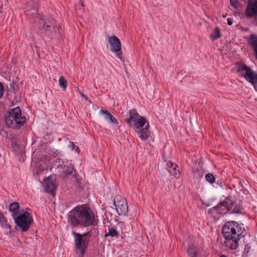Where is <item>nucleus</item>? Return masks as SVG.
Wrapping results in <instances>:
<instances>
[{
	"instance_id": "obj_37",
	"label": "nucleus",
	"mask_w": 257,
	"mask_h": 257,
	"mask_svg": "<svg viewBox=\"0 0 257 257\" xmlns=\"http://www.w3.org/2000/svg\"><path fill=\"white\" fill-rule=\"evenodd\" d=\"M219 257H227V256H226L225 255H221Z\"/></svg>"
},
{
	"instance_id": "obj_6",
	"label": "nucleus",
	"mask_w": 257,
	"mask_h": 257,
	"mask_svg": "<svg viewBox=\"0 0 257 257\" xmlns=\"http://www.w3.org/2000/svg\"><path fill=\"white\" fill-rule=\"evenodd\" d=\"M90 231L83 234L72 231V234L74 236V241L75 244V251L78 257H83L85 249L87 247L88 243L89 241L90 236L89 234Z\"/></svg>"
},
{
	"instance_id": "obj_28",
	"label": "nucleus",
	"mask_w": 257,
	"mask_h": 257,
	"mask_svg": "<svg viewBox=\"0 0 257 257\" xmlns=\"http://www.w3.org/2000/svg\"><path fill=\"white\" fill-rule=\"evenodd\" d=\"M70 147L72 149V150L75 149L76 152L79 153V147L75 145V144L73 142H70Z\"/></svg>"
},
{
	"instance_id": "obj_32",
	"label": "nucleus",
	"mask_w": 257,
	"mask_h": 257,
	"mask_svg": "<svg viewBox=\"0 0 257 257\" xmlns=\"http://www.w3.org/2000/svg\"><path fill=\"white\" fill-rule=\"evenodd\" d=\"M227 24L229 26H231L232 24V22L231 19L229 18L227 19Z\"/></svg>"
},
{
	"instance_id": "obj_3",
	"label": "nucleus",
	"mask_w": 257,
	"mask_h": 257,
	"mask_svg": "<svg viewBox=\"0 0 257 257\" xmlns=\"http://www.w3.org/2000/svg\"><path fill=\"white\" fill-rule=\"evenodd\" d=\"M130 117L126 118V121L132 125L135 132L142 140H146L149 137V123L146 121L143 116L140 115L136 109H131L129 111Z\"/></svg>"
},
{
	"instance_id": "obj_26",
	"label": "nucleus",
	"mask_w": 257,
	"mask_h": 257,
	"mask_svg": "<svg viewBox=\"0 0 257 257\" xmlns=\"http://www.w3.org/2000/svg\"><path fill=\"white\" fill-rule=\"evenodd\" d=\"M204 175L203 172L199 169H197L194 172V176L197 178H202Z\"/></svg>"
},
{
	"instance_id": "obj_21",
	"label": "nucleus",
	"mask_w": 257,
	"mask_h": 257,
	"mask_svg": "<svg viewBox=\"0 0 257 257\" xmlns=\"http://www.w3.org/2000/svg\"><path fill=\"white\" fill-rule=\"evenodd\" d=\"M0 221L1 222V226L3 228L6 229V230H9L10 233L11 232V226L10 225V224L8 223V221L5 219L4 216L2 217V218L0 220ZM11 233H10L11 234Z\"/></svg>"
},
{
	"instance_id": "obj_19",
	"label": "nucleus",
	"mask_w": 257,
	"mask_h": 257,
	"mask_svg": "<svg viewBox=\"0 0 257 257\" xmlns=\"http://www.w3.org/2000/svg\"><path fill=\"white\" fill-rule=\"evenodd\" d=\"M237 71L240 75L244 76L245 72L247 71L248 69H251L250 67H247L245 64L239 63L237 64Z\"/></svg>"
},
{
	"instance_id": "obj_36",
	"label": "nucleus",
	"mask_w": 257,
	"mask_h": 257,
	"mask_svg": "<svg viewBox=\"0 0 257 257\" xmlns=\"http://www.w3.org/2000/svg\"><path fill=\"white\" fill-rule=\"evenodd\" d=\"M123 222H119V225H122V224H123Z\"/></svg>"
},
{
	"instance_id": "obj_13",
	"label": "nucleus",
	"mask_w": 257,
	"mask_h": 257,
	"mask_svg": "<svg viewBox=\"0 0 257 257\" xmlns=\"http://www.w3.org/2000/svg\"><path fill=\"white\" fill-rule=\"evenodd\" d=\"M233 205L232 203H229L227 201H223L218 204L214 208V210L220 214H225L232 209Z\"/></svg>"
},
{
	"instance_id": "obj_29",
	"label": "nucleus",
	"mask_w": 257,
	"mask_h": 257,
	"mask_svg": "<svg viewBox=\"0 0 257 257\" xmlns=\"http://www.w3.org/2000/svg\"><path fill=\"white\" fill-rule=\"evenodd\" d=\"M74 170V168L72 166H68L66 172L67 174L71 175L72 174Z\"/></svg>"
},
{
	"instance_id": "obj_31",
	"label": "nucleus",
	"mask_w": 257,
	"mask_h": 257,
	"mask_svg": "<svg viewBox=\"0 0 257 257\" xmlns=\"http://www.w3.org/2000/svg\"><path fill=\"white\" fill-rule=\"evenodd\" d=\"M250 248V246H248V245H246L244 249V253H247Z\"/></svg>"
},
{
	"instance_id": "obj_16",
	"label": "nucleus",
	"mask_w": 257,
	"mask_h": 257,
	"mask_svg": "<svg viewBox=\"0 0 257 257\" xmlns=\"http://www.w3.org/2000/svg\"><path fill=\"white\" fill-rule=\"evenodd\" d=\"M9 209L10 211L12 213V215L13 218L20 213L19 212V204L17 202L12 203L9 206Z\"/></svg>"
},
{
	"instance_id": "obj_10",
	"label": "nucleus",
	"mask_w": 257,
	"mask_h": 257,
	"mask_svg": "<svg viewBox=\"0 0 257 257\" xmlns=\"http://www.w3.org/2000/svg\"><path fill=\"white\" fill-rule=\"evenodd\" d=\"M243 17L250 19L257 18V0H248Z\"/></svg>"
},
{
	"instance_id": "obj_12",
	"label": "nucleus",
	"mask_w": 257,
	"mask_h": 257,
	"mask_svg": "<svg viewBox=\"0 0 257 257\" xmlns=\"http://www.w3.org/2000/svg\"><path fill=\"white\" fill-rule=\"evenodd\" d=\"M25 12L29 16H35L38 13L37 2L36 0L30 1L27 2L25 7Z\"/></svg>"
},
{
	"instance_id": "obj_35",
	"label": "nucleus",
	"mask_w": 257,
	"mask_h": 257,
	"mask_svg": "<svg viewBox=\"0 0 257 257\" xmlns=\"http://www.w3.org/2000/svg\"><path fill=\"white\" fill-rule=\"evenodd\" d=\"M3 217V213L0 212V218H2Z\"/></svg>"
},
{
	"instance_id": "obj_38",
	"label": "nucleus",
	"mask_w": 257,
	"mask_h": 257,
	"mask_svg": "<svg viewBox=\"0 0 257 257\" xmlns=\"http://www.w3.org/2000/svg\"><path fill=\"white\" fill-rule=\"evenodd\" d=\"M233 212H237L236 211H234Z\"/></svg>"
},
{
	"instance_id": "obj_8",
	"label": "nucleus",
	"mask_w": 257,
	"mask_h": 257,
	"mask_svg": "<svg viewBox=\"0 0 257 257\" xmlns=\"http://www.w3.org/2000/svg\"><path fill=\"white\" fill-rule=\"evenodd\" d=\"M115 209L119 215H124L128 212V207L126 200L120 196H116L113 201Z\"/></svg>"
},
{
	"instance_id": "obj_4",
	"label": "nucleus",
	"mask_w": 257,
	"mask_h": 257,
	"mask_svg": "<svg viewBox=\"0 0 257 257\" xmlns=\"http://www.w3.org/2000/svg\"><path fill=\"white\" fill-rule=\"evenodd\" d=\"M38 27L40 30H44L45 34L49 37H57L60 33L59 26L52 18H40Z\"/></svg>"
},
{
	"instance_id": "obj_1",
	"label": "nucleus",
	"mask_w": 257,
	"mask_h": 257,
	"mask_svg": "<svg viewBox=\"0 0 257 257\" xmlns=\"http://www.w3.org/2000/svg\"><path fill=\"white\" fill-rule=\"evenodd\" d=\"M68 221L73 225L87 227L93 225L94 215L90 208L84 205H78L69 211Z\"/></svg>"
},
{
	"instance_id": "obj_2",
	"label": "nucleus",
	"mask_w": 257,
	"mask_h": 257,
	"mask_svg": "<svg viewBox=\"0 0 257 257\" xmlns=\"http://www.w3.org/2000/svg\"><path fill=\"white\" fill-rule=\"evenodd\" d=\"M244 231L241 225L235 221L226 222L222 228L225 245L232 249H236L238 247L239 239L244 236Z\"/></svg>"
},
{
	"instance_id": "obj_27",
	"label": "nucleus",
	"mask_w": 257,
	"mask_h": 257,
	"mask_svg": "<svg viewBox=\"0 0 257 257\" xmlns=\"http://www.w3.org/2000/svg\"><path fill=\"white\" fill-rule=\"evenodd\" d=\"M230 5L235 8L239 6V3L237 0H230Z\"/></svg>"
},
{
	"instance_id": "obj_23",
	"label": "nucleus",
	"mask_w": 257,
	"mask_h": 257,
	"mask_svg": "<svg viewBox=\"0 0 257 257\" xmlns=\"http://www.w3.org/2000/svg\"><path fill=\"white\" fill-rule=\"evenodd\" d=\"M210 37L213 40H216L220 37V29L218 27L215 28L214 31L211 34Z\"/></svg>"
},
{
	"instance_id": "obj_15",
	"label": "nucleus",
	"mask_w": 257,
	"mask_h": 257,
	"mask_svg": "<svg viewBox=\"0 0 257 257\" xmlns=\"http://www.w3.org/2000/svg\"><path fill=\"white\" fill-rule=\"evenodd\" d=\"M168 170L169 173L176 178H179L180 175L179 166L171 161H168L167 163Z\"/></svg>"
},
{
	"instance_id": "obj_24",
	"label": "nucleus",
	"mask_w": 257,
	"mask_h": 257,
	"mask_svg": "<svg viewBox=\"0 0 257 257\" xmlns=\"http://www.w3.org/2000/svg\"><path fill=\"white\" fill-rule=\"evenodd\" d=\"M59 83L60 86L63 89H65L67 86V80L63 76H61L59 80Z\"/></svg>"
},
{
	"instance_id": "obj_25",
	"label": "nucleus",
	"mask_w": 257,
	"mask_h": 257,
	"mask_svg": "<svg viewBox=\"0 0 257 257\" xmlns=\"http://www.w3.org/2000/svg\"><path fill=\"white\" fill-rule=\"evenodd\" d=\"M206 180L211 184H213L215 180V178L212 173H208L205 176Z\"/></svg>"
},
{
	"instance_id": "obj_5",
	"label": "nucleus",
	"mask_w": 257,
	"mask_h": 257,
	"mask_svg": "<svg viewBox=\"0 0 257 257\" xmlns=\"http://www.w3.org/2000/svg\"><path fill=\"white\" fill-rule=\"evenodd\" d=\"M26 121V117L22 116V112L19 107L11 109L6 118L7 125L12 128H20Z\"/></svg>"
},
{
	"instance_id": "obj_33",
	"label": "nucleus",
	"mask_w": 257,
	"mask_h": 257,
	"mask_svg": "<svg viewBox=\"0 0 257 257\" xmlns=\"http://www.w3.org/2000/svg\"><path fill=\"white\" fill-rule=\"evenodd\" d=\"M80 95L84 98L87 99V96L83 93H82V92L80 93Z\"/></svg>"
},
{
	"instance_id": "obj_40",
	"label": "nucleus",
	"mask_w": 257,
	"mask_h": 257,
	"mask_svg": "<svg viewBox=\"0 0 257 257\" xmlns=\"http://www.w3.org/2000/svg\"><path fill=\"white\" fill-rule=\"evenodd\" d=\"M126 257H128V256H126Z\"/></svg>"
},
{
	"instance_id": "obj_22",
	"label": "nucleus",
	"mask_w": 257,
	"mask_h": 257,
	"mask_svg": "<svg viewBox=\"0 0 257 257\" xmlns=\"http://www.w3.org/2000/svg\"><path fill=\"white\" fill-rule=\"evenodd\" d=\"M119 234L118 232L116 231V230L114 228H110L108 229V232L107 233L105 234L104 236L105 237L107 236L111 237H117Z\"/></svg>"
},
{
	"instance_id": "obj_20",
	"label": "nucleus",
	"mask_w": 257,
	"mask_h": 257,
	"mask_svg": "<svg viewBox=\"0 0 257 257\" xmlns=\"http://www.w3.org/2000/svg\"><path fill=\"white\" fill-rule=\"evenodd\" d=\"M187 251L190 257H197L198 252V249L195 247L189 246L187 249Z\"/></svg>"
},
{
	"instance_id": "obj_30",
	"label": "nucleus",
	"mask_w": 257,
	"mask_h": 257,
	"mask_svg": "<svg viewBox=\"0 0 257 257\" xmlns=\"http://www.w3.org/2000/svg\"><path fill=\"white\" fill-rule=\"evenodd\" d=\"M4 94V86L2 83L0 82V98L2 97Z\"/></svg>"
},
{
	"instance_id": "obj_39",
	"label": "nucleus",
	"mask_w": 257,
	"mask_h": 257,
	"mask_svg": "<svg viewBox=\"0 0 257 257\" xmlns=\"http://www.w3.org/2000/svg\"><path fill=\"white\" fill-rule=\"evenodd\" d=\"M2 218H0V220Z\"/></svg>"
},
{
	"instance_id": "obj_11",
	"label": "nucleus",
	"mask_w": 257,
	"mask_h": 257,
	"mask_svg": "<svg viewBox=\"0 0 257 257\" xmlns=\"http://www.w3.org/2000/svg\"><path fill=\"white\" fill-rule=\"evenodd\" d=\"M43 186L45 192L50 193L54 196L55 191L56 189L55 177L51 176L45 179L43 181Z\"/></svg>"
},
{
	"instance_id": "obj_17",
	"label": "nucleus",
	"mask_w": 257,
	"mask_h": 257,
	"mask_svg": "<svg viewBox=\"0 0 257 257\" xmlns=\"http://www.w3.org/2000/svg\"><path fill=\"white\" fill-rule=\"evenodd\" d=\"M101 113L104 114V118L109 122L118 124L117 120L113 116V115L106 110L101 109L100 111Z\"/></svg>"
},
{
	"instance_id": "obj_14",
	"label": "nucleus",
	"mask_w": 257,
	"mask_h": 257,
	"mask_svg": "<svg viewBox=\"0 0 257 257\" xmlns=\"http://www.w3.org/2000/svg\"><path fill=\"white\" fill-rule=\"evenodd\" d=\"M244 77L253 85L254 89L257 91V73L251 69H248L247 71L245 72Z\"/></svg>"
},
{
	"instance_id": "obj_7",
	"label": "nucleus",
	"mask_w": 257,
	"mask_h": 257,
	"mask_svg": "<svg viewBox=\"0 0 257 257\" xmlns=\"http://www.w3.org/2000/svg\"><path fill=\"white\" fill-rule=\"evenodd\" d=\"M13 219L16 226L22 232L27 231L33 222L32 215L27 211L20 213Z\"/></svg>"
},
{
	"instance_id": "obj_9",
	"label": "nucleus",
	"mask_w": 257,
	"mask_h": 257,
	"mask_svg": "<svg viewBox=\"0 0 257 257\" xmlns=\"http://www.w3.org/2000/svg\"><path fill=\"white\" fill-rule=\"evenodd\" d=\"M108 41L110 44V51L114 52L116 56L122 61V52H121V45L120 41L115 36H112L108 37Z\"/></svg>"
},
{
	"instance_id": "obj_18",
	"label": "nucleus",
	"mask_w": 257,
	"mask_h": 257,
	"mask_svg": "<svg viewBox=\"0 0 257 257\" xmlns=\"http://www.w3.org/2000/svg\"><path fill=\"white\" fill-rule=\"evenodd\" d=\"M247 42L250 45L253 51L257 49V35L255 34H251L248 39Z\"/></svg>"
},
{
	"instance_id": "obj_34",
	"label": "nucleus",
	"mask_w": 257,
	"mask_h": 257,
	"mask_svg": "<svg viewBox=\"0 0 257 257\" xmlns=\"http://www.w3.org/2000/svg\"><path fill=\"white\" fill-rule=\"evenodd\" d=\"M253 52H254V54H255V55L256 56V58L257 59V49L254 50Z\"/></svg>"
}]
</instances>
